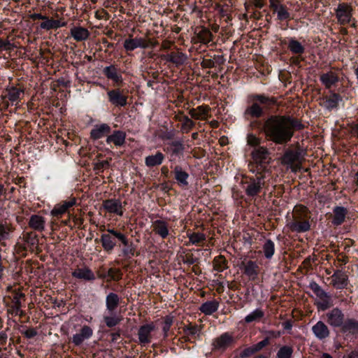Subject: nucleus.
<instances>
[{
    "label": "nucleus",
    "instance_id": "f257e3e1",
    "mask_svg": "<svg viewBox=\"0 0 358 358\" xmlns=\"http://www.w3.org/2000/svg\"><path fill=\"white\" fill-rule=\"evenodd\" d=\"M302 124L289 116L273 115L264 125L266 136L277 144H285L292 138L294 131L301 129Z\"/></svg>",
    "mask_w": 358,
    "mask_h": 358
},
{
    "label": "nucleus",
    "instance_id": "f03ea898",
    "mask_svg": "<svg viewBox=\"0 0 358 358\" xmlns=\"http://www.w3.org/2000/svg\"><path fill=\"white\" fill-rule=\"evenodd\" d=\"M287 227L293 232L303 233L308 231L310 224L308 221V209L303 206H296L292 211V218L287 223Z\"/></svg>",
    "mask_w": 358,
    "mask_h": 358
},
{
    "label": "nucleus",
    "instance_id": "7ed1b4c3",
    "mask_svg": "<svg viewBox=\"0 0 358 358\" xmlns=\"http://www.w3.org/2000/svg\"><path fill=\"white\" fill-rule=\"evenodd\" d=\"M116 240L120 241L124 246L128 245L127 236L114 229H107L106 233L102 234L100 238V241L103 250L108 252H110L113 250L116 245Z\"/></svg>",
    "mask_w": 358,
    "mask_h": 358
},
{
    "label": "nucleus",
    "instance_id": "20e7f679",
    "mask_svg": "<svg viewBox=\"0 0 358 358\" xmlns=\"http://www.w3.org/2000/svg\"><path fill=\"white\" fill-rule=\"evenodd\" d=\"M305 154L306 152L299 148L288 150L282 157V163L289 166L292 171L296 172L300 169V165L304 159Z\"/></svg>",
    "mask_w": 358,
    "mask_h": 358
},
{
    "label": "nucleus",
    "instance_id": "39448f33",
    "mask_svg": "<svg viewBox=\"0 0 358 358\" xmlns=\"http://www.w3.org/2000/svg\"><path fill=\"white\" fill-rule=\"evenodd\" d=\"M252 155L254 161L258 164V172L269 174L270 170L266 165L270 162V157L266 148L264 147L256 148L252 151Z\"/></svg>",
    "mask_w": 358,
    "mask_h": 358
},
{
    "label": "nucleus",
    "instance_id": "423d86ee",
    "mask_svg": "<svg viewBox=\"0 0 358 358\" xmlns=\"http://www.w3.org/2000/svg\"><path fill=\"white\" fill-rule=\"evenodd\" d=\"M156 44L155 42L152 41L150 39L141 37L132 38L130 36L124 41L123 46L127 51H133L138 48L143 49L154 48Z\"/></svg>",
    "mask_w": 358,
    "mask_h": 358
},
{
    "label": "nucleus",
    "instance_id": "0eeeda50",
    "mask_svg": "<svg viewBox=\"0 0 358 358\" xmlns=\"http://www.w3.org/2000/svg\"><path fill=\"white\" fill-rule=\"evenodd\" d=\"M260 176L256 178L250 179L245 187V192L249 196H255L257 195L262 187L265 184V180L268 179L269 174L266 173H259Z\"/></svg>",
    "mask_w": 358,
    "mask_h": 358
},
{
    "label": "nucleus",
    "instance_id": "6e6552de",
    "mask_svg": "<svg viewBox=\"0 0 358 358\" xmlns=\"http://www.w3.org/2000/svg\"><path fill=\"white\" fill-rule=\"evenodd\" d=\"M336 16L339 24H348L352 18V8L347 3H340L336 9Z\"/></svg>",
    "mask_w": 358,
    "mask_h": 358
},
{
    "label": "nucleus",
    "instance_id": "1a4fd4ad",
    "mask_svg": "<svg viewBox=\"0 0 358 358\" xmlns=\"http://www.w3.org/2000/svg\"><path fill=\"white\" fill-rule=\"evenodd\" d=\"M103 207L109 213L116 214L119 216L123 215V206L119 199H110L105 200L103 201Z\"/></svg>",
    "mask_w": 358,
    "mask_h": 358
},
{
    "label": "nucleus",
    "instance_id": "9d476101",
    "mask_svg": "<svg viewBox=\"0 0 358 358\" xmlns=\"http://www.w3.org/2000/svg\"><path fill=\"white\" fill-rule=\"evenodd\" d=\"M235 342L234 338L229 333H224L213 341V345L216 350H225Z\"/></svg>",
    "mask_w": 358,
    "mask_h": 358
},
{
    "label": "nucleus",
    "instance_id": "9b49d317",
    "mask_svg": "<svg viewBox=\"0 0 358 358\" xmlns=\"http://www.w3.org/2000/svg\"><path fill=\"white\" fill-rule=\"evenodd\" d=\"M155 329V325L152 323L141 326L138 332L139 342L145 345L150 343L152 339V332Z\"/></svg>",
    "mask_w": 358,
    "mask_h": 358
},
{
    "label": "nucleus",
    "instance_id": "f8f14e48",
    "mask_svg": "<svg viewBox=\"0 0 358 358\" xmlns=\"http://www.w3.org/2000/svg\"><path fill=\"white\" fill-rule=\"evenodd\" d=\"M152 231L155 234L165 239L169 235V224L163 220H156L152 223Z\"/></svg>",
    "mask_w": 358,
    "mask_h": 358
},
{
    "label": "nucleus",
    "instance_id": "ddd939ff",
    "mask_svg": "<svg viewBox=\"0 0 358 358\" xmlns=\"http://www.w3.org/2000/svg\"><path fill=\"white\" fill-rule=\"evenodd\" d=\"M109 101L115 106H124L127 103V96L119 90H109L107 93Z\"/></svg>",
    "mask_w": 358,
    "mask_h": 358
},
{
    "label": "nucleus",
    "instance_id": "4468645a",
    "mask_svg": "<svg viewBox=\"0 0 358 358\" xmlns=\"http://www.w3.org/2000/svg\"><path fill=\"white\" fill-rule=\"evenodd\" d=\"M241 268L243 269L244 273L251 280H255L259 274V267L258 264L253 261H248L243 262Z\"/></svg>",
    "mask_w": 358,
    "mask_h": 358
},
{
    "label": "nucleus",
    "instance_id": "2eb2a0df",
    "mask_svg": "<svg viewBox=\"0 0 358 358\" xmlns=\"http://www.w3.org/2000/svg\"><path fill=\"white\" fill-rule=\"evenodd\" d=\"M327 322L334 327H340L342 325L344 320V315L338 308H334L327 314Z\"/></svg>",
    "mask_w": 358,
    "mask_h": 358
},
{
    "label": "nucleus",
    "instance_id": "dca6fc26",
    "mask_svg": "<svg viewBox=\"0 0 358 358\" xmlns=\"http://www.w3.org/2000/svg\"><path fill=\"white\" fill-rule=\"evenodd\" d=\"M103 73L106 78L113 81L116 85L122 83V76L120 71L113 65L106 66L103 69Z\"/></svg>",
    "mask_w": 358,
    "mask_h": 358
},
{
    "label": "nucleus",
    "instance_id": "f3484780",
    "mask_svg": "<svg viewBox=\"0 0 358 358\" xmlns=\"http://www.w3.org/2000/svg\"><path fill=\"white\" fill-rule=\"evenodd\" d=\"M76 203V199H71L69 201H64L60 203L55 206L53 209L51 210V215L52 216L58 217L64 214L69 208L73 206Z\"/></svg>",
    "mask_w": 358,
    "mask_h": 358
},
{
    "label": "nucleus",
    "instance_id": "a211bd4d",
    "mask_svg": "<svg viewBox=\"0 0 358 358\" xmlns=\"http://www.w3.org/2000/svg\"><path fill=\"white\" fill-rule=\"evenodd\" d=\"M92 333L93 331L90 327L86 325L83 326L80 332L73 335L72 341L75 345H79L83 343L84 341L90 338L92 336Z\"/></svg>",
    "mask_w": 358,
    "mask_h": 358
},
{
    "label": "nucleus",
    "instance_id": "6ab92c4d",
    "mask_svg": "<svg viewBox=\"0 0 358 358\" xmlns=\"http://www.w3.org/2000/svg\"><path fill=\"white\" fill-rule=\"evenodd\" d=\"M312 331L319 340L325 339L329 336V330L327 326L321 321L317 322L313 326Z\"/></svg>",
    "mask_w": 358,
    "mask_h": 358
},
{
    "label": "nucleus",
    "instance_id": "aec40b11",
    "mask_svg": "<svg viewBox=\"0 0 358 358\" xmlns=\"http://www.w3.org/2000/svg\"><path fill=\"white\" fill-rule=\"evenodd\" d=\"M110 131V127L108 124L103 123L96 124L91 130L90 136L94 140H97L103 137Z\"/></svg>",
    "mask_w": 358,
    "mask_h": 358
},
{
    "label": "nucleus",
    "instance_id": "412c9836",
    "mask_svg": "<svg viewBox=\"0 0 358 358\" xmlns=\"http://www.w3.org/2000/svg\"><path fill=\"white\" fill-rule=\"evenodd\" d=\"M320 80L326 88H331L338 81L337 74L333 71H329L320 75Z\"/></svg>",
    "mask_w": 358,
    "mask_h": 358
},
{
    "label": "nucleus",
    "instance_id": "4be33fe9",
    "mask_svg": "<svg viewBox=\"0 0 358 358\" xmlns=\"http://www.w3.org/2000/svg\"><path fill=\"white\" fill-rule=\"evenodd\" d=\"M348 276L343 272L337 271L331 276V284L336 289H343L347 285Z\"/></svg>",
    "mask_w": 358,
    "mask_h": 358
},
{
    "label": "nucleus",
    "instance_id": "5701e85b",
    "mask_svg": "<svg viewBox=\"0 0 358 358\" xmlns=\"http://www.w3.org/2000/svg\"><path fill=\"white\" fill-rule=\"evenodd\" d=\"M73 277L84 280H94L95 275L92 271L87 267L78 268L72 272Z\"/></svg>",
    "mask_w": 358,
    "mask_h": 358
},
{
    "label": "nucleus",
    "instance_id": "b1692460",
    "mask_svg": "<svg viewBox=\"0 0 358 358\" xmlns=\"http://www.w3.org/2000/svg\"><path fill=\"white\" fill-rule=\"evenodd\" d=\"M164 58L169 62L173 63L176 66H180L185 63L187 57L185 54L177 51L171 52L164 56Z\"/></svg>",
    "mask_w": 358,
    "mask_h": 358
},
{
    "label": "nucleus",
    "instance_id": "393cba45",
    "mask_svg": "<svg viewBox=\"0 0 358 358\" xmlns=\"http://www.w3.org/2000/svg\"><path fill=\"white\" fill-rule=\"evenodd\" d=\"M173 173L175 179L180 186L186 187L188 185L189 174L185 171L181 166H175Z\"/></svg>",
    "mask_w": 358,
    "mask_h": 358
},
{
    "label": "nucleus",
    "instance_id": "a878e982",
    "mask_svg": "<svg viewBox=\"0 0 358 358\" xmlns=\"http://www.w3.org/2000/svg\"><path fill=\"white\" fill-rule=\"evenodd\" d=\"M219 306L220 303L217 300L207 301L201 304L199 310L206 315H210L218 310Z\"/></svg>",
    "mask_w": 358,
    "mask_h": 358
},
{
    "label": "nucleus",
    "instance_id": "bb28decb",
    "mask_svg": "<svg viewBox=\"0 0 358 358\" xmlns=\"http://www.w3.org/2000/svg\"><path fill=\"white\" fill-rule=\"evenodd\" d=\"M126 138V134L122 131H115L106 138L107 143H113L115 146H122Z\"/></svg>",
    "mask_w": 358,
    "mask_h": 358
},
{
    "label": "nucleus",
    "instance_id": "cd10ccee",
    "mask_svg": "<svg viewBox=\"0 0 358 358\" xmlns=\"http://www.w3.org/2000/svg\"><path fill=\"white\" fill-rule=\"evenodd\" d=\"M24 298V294L20 292H16L13 294L12 298V313L18 315H22V311L21 310L22 307V299Z\"/></svg>",
    "mask_w": 358,
    "mask_h": 358
},
{
    "label": "nucleus",
    "instance_id": "c85d7f7f",
    "mask_svg": "<svg viewBox=\"0 0 358 358\" xmlns=\"http://www.w3.org/2000/svg\"><path fill=\"white\" fill-rule=\"evenodd\" d=\"M120 297L113 292L109 293L106 298V306L107 310L112 313L117 308L120 303Z\"/></svg>",
    "mask_w": 358,
    "mask_h": 358
},
{
    "label": "nucleus",
    "instance_id": "c756f323",
    "mask_svg": "<svg viewBox=\"0 0 358 358\" xmlns=\"http://www.w3.org/2000/svg\"><path fill=\"white\" fill-rule=\"evenodd\" d=\"M71 36L77 41H85L90 36L89 31L81 27H75L71 29Z\"/></svg>",
    "mask_w": 358,
    "mask_h": 358
},
{
    "label": "nucleus",
    "instance_id": "7c9ffc66",
    "mask_svg": "<svg viewBox=\"0 0 358 358\" xmlns=\"http://www.w3.org/2000/svg\"><path fill=\"white\" fill-rule=\"evenodd\" d=\"M209 107L207 106H200L196 108H192L189 113L192 117L196 120H205L208 117Z\"/></svg>",
    "mask_w": 358,
    "mask_h": 358
},
{
    "label": "nucleus",
    "instance_id": "2f4dec72",
    "mask_svg": "<svg viewBox=\"0 0 358 358\" xmlns=\"http://www.w3.org/2000/svg\"><path fill=\"white\" fill-rule=\"evenodd\" d=\"M164 159V155L157 152L155 155H149L145 158V164L148 167L159 166L162 164Z\"/></svg>",
    "mask_w": 358,
    "mask_h": 358
},
{
    "label": "nucleus",
    "instance_id": "473e14b6",
    "mask_svg": "<svg viewBox=\"0 0 358 358\" xmlns=\"http://www.w3.org/2000/svg\"><path fill=\"white\" fill-rule=\"evenodd\" d=\"M66 22H62L58 20L48 19L46 17L45 21L43 22L40 27L41 29L50 30V29H56L59 27H65Z\"/></svg>",
    "mask_w": 358,
    "mask_h": 358
},
{
    "label": "nucleus",
    "instance_id": "72a5a7b5",
    "mask_svg": "<svg viewBox=\"0 0 358 358\" xmlns=\"http://www.w3.org/2000/svg\"><path fill=\"white\" fill-rule=\"evenodd\" d=\"M346 213L347 210L344 207L337 206L334 208L332 223L335 225L342 224L345 219Z\"/></svg>",
    "mask_w": 358,
    "mask_h": 358
},
{
    "label": "nucleus",
    "instance_id": "f704fd0d",
    "mask_svg": "<svg viewBox=\"0 0 358 358\" xmlns=\"http://www.w3.org/2000/svg\"><path fill=\"white\" fill-rule=\"evenodd\" d=\"M271 7L273 11L277 14L279 20H285L289 17V13L283 5L278 3L271 2Z\"/></svg>",
    "mask_w": 358,
    "mask_h": 358
},
{
    "label": "nucleus",
    "instance_id": "c9c22d12",
    "mask_svg": "<svg viewBox=\"0 0 358 358\" xmlns=\"http://www.w3.org/2000/svg\"><path fill=\"white\" fill-rule=\"evenodd\" d=\"M341 100L342 99L340 95L333 93L326 98L324 106L326 108L331 110L336 108Z\"/></svg>",
    "mask_w": 358,
    "mask_h": 358
},
{
    "label": "nucleus",
    "instance_id": "e433bc0d",
    "mask_svg": "<svg viewBox=\"0 0 358 358\" xmlns=\"http://www.w3.org/2000/svg\"><path fill=\"white\" fill-rule=\"evenodd\" d=\"M23 93L24 92L22 90L12 87L7 90L6 96L12 103H17L20 99V96L23 94Z\"/></svg>",
    "mask_w": 358,
    "mask_h": 358
},
{
    "label": "nucleus",
    "instance_id": "4c0bfd02",
    "mask_svg": "<svg viewBox=\"0 0 358 358\" xmlns=\"http://www.w3.org/2000/svg\"><path fill=\"white\" fill-rule=\"evenodd\" d=\"M262 250L264 255L266 259H271L275 253L274 242L271 239L266 240L262 245Z\"/></svg>",
    "mask_w": 358,
    "mask_h": 358
},
{
    "label": "nucleus",
    "instance_id": "58836bf2",
    "mask_svg": "<svg viewBox=\"0 0 358 358\" xmlns=\"http://www.w3.org/2000/svg\"><path fill=\"white\" fill-rule=\"evenodd\" d=\"M29 226L35 230L42 231L44 229L45 220L39 215H32L29 220Z\"/></svg>",
    "mask_w": 358,
    "mask_h": 358
},
{
    "label": "nucleus",
    "instance_id": "ea45409f",
    "mask_svg": "<svg viewBox=\"0 0 358 358\" xmlns=\"http://www.w3.org/2000/svg\"><path fill=\"white\" fill-rule=\"evenodd\" d=\"M245 113L252 117H259L263 114V109L257 103H253L245 110Z\"/></svg>",
    "mask_w": 358,
    "mask_h": 358
},
{
    "label": "nucleus",
    "instance_id": "a19ab883",
    "mask_svg": "<svg viewBox=\"0 0 358 358\" xmlns=\"http://www.w3.org/2000/svg\"><path fill=\"white\" fill-rule=\"evenodd\" d=\"M264 315V313L260 308H257L248 314L245 317V321L247 323L257 322L260 320Z\"/></svg>",
    "mask_w": 358,
    "mask_h": 358
},
{
    "label": "nucleus",
    "instance_id": "79ce46f5",
    "mask_svg": "<svg viewBox=\"0 0 358 358\" xmlns=\"http://www.w3.org/2000/svg\"><path fill=\"white\" fill-rule=\"evenodd\" d=\"M288 48L294 54H302L304 52V47L298 41L291 38L288 43Z\"/></svg>",
    "mask_w": 358,
    "mask_h": 358
},
{
    "label": "nucleus",
    "instance_id": "37998d69",
    "mask_svg": "<svg viewBox=\"0 0 358 358\" xmlns=\"http://www.w3.org/2000/svg\"><path fill=\"white\" fill-rule=\"evenodd\" d=\"M183 150L184 148L182 144L178 141L171 142L167 147V151L175 155H180Z\"/></svg>",
    "mask_w": 358,
    "mask_h": 358
},
{
    "label": "nucleus",
    "instance_id": "c03bdc74",
    "mask_svg": "<svg viewBox=\"0 0 358 358\" xmlns=\"http://www.w3.org/2000/svg\"><path fill=\"white\" fill-rule=\"evenodd\" d=\"M199 41L203 43H208L212 41V33L207 29H202L198 34Z\"/></svg>",
    "mask_w": 358,
    "mask_h": 358
},
{
    "label": "nucleus",
    "instance_id": "a18cd8bd",
    "mask_svg": "<svg viewBox=\"0 0 358 358\" xmlns=\"http://www.w3.org/2000/svg\"><path fill=\"white\" fill-rule=\"evenodd\" d=\"M293 349L288 345L281 347L277 352V358H292Z\"/></svg>",
    "mask_w": 358,
    "mask_h": 358
},
{
    "label": "nucleus",
    "instance_id": "49530a36",
    "mask_svg": "<svg viewBox=\"0 0 358 358\" xmlns=\"http://www.w3.org/2000/svg\"><path fill=\"white\" fill-rule=\"evenodd\" d=\"M103 319L106 326L108 327H115L120 322V317L113 314V313H110V315H104Z\"/></svg>",
    "mask_w": 358,
    "mask_h": 358
},
{
    "label": "nucleus",
    "instance_id": "de8ad7c7",
    "mask_svg": "<svg viewBox=\"0 0 358 358\" xmlns=\"http://www.w3.org/2000/svg\"><path fill=\"white\" fill-rule=\"evenodd\" d=\"M187 236L189 241L194 245H196L206 240V236L203 234L199 232L189 234Z\"/></svg>",
    "mask_w": 358,
    "mask_h": 358
},
{
    "label": "nucleus",
    "instance_id": "09e8293b",
    "mask_svg": "<svg viewBox=\"0 0 358 358\" xmlns=\"http://www.w3.org/2000/svg\"><path fill=\"white\" fill-rule=\"evenodd\" d=\"M322 300H323L322 308L327 309L329 307V301L330 299L329 295L324 292L322 288L316 294Z\"/></svg>",
    "mask_w": 358,
    "mask_h": 358
},
{
    "label": "nucleus",
    "instance_id": "8fccbe9b",
    "mask_svg": "<svg viewBox=\"0 0 358 358\" xmlns=\"http://www.w3.org/2000/svg\"><path fill=\"white\" fill-rule=\"evenodd\" d=\"M180 120L182 123L183 129H186L187 131H189L194 126V122L186 115L182 116Z\"/></svg>",
    "mask_w": 358,
    "mask_h": 358
},
{
    "label": "nucleus",
    "instance_id": "3c124183",
    "mask_svg": "<svg viewBox=\"0 0 358 358\" xmlns=\"http://www.w3.org/2000/svg\"><path fill=\"white\" fill-rule=\"evenodd\" d=\"M107 275L110 279L114 280H117L121 278L120 270L113 268L108 269Z\"/></svg>",
    "mask_w": 358,
    "mask_h": 358
},
{
    "label": "nucleus",
    "instance_id": "603ef678",
    "mask_svg": "<svg viewBox=\"0 0 358 358\" xmlns=\"http://www.w3.org/2000/svg\"><path fill=\"white\" fill-rule=\"evenodd\" d=\"M268 343H269L268 338H266L265 339L257 343V344L253 345L252 347H253L255 352H257L261 350L264 347L267 345L268 344Z\"/></svg>",
    "mask_w": 358,
    "mask_h": 358
},
{
    "label": "nucleus",
    "instance_id": "864d4df0",
    "mask_svg": "<svg viewBox=\"0 0 358 358\" xmlns=\"http://www.w3.org/2000/svg\"><path fill=\"white\" fill-rule=\"evenodd\" d=\"M255 351L252 346L249 347V348H247L245 349H244L240 354V357L241 358H245V357H250L252 355L255 354Z\"/></svg>",
    "mask_w": 358,
    "mask_h": 358
},
{
    "label": "nucleus",
    "instance_id": "5fc2aeb1",
    "mask_svg": "<svg viewBox=\"0 0 358 358\" xmlns=\"http://www.w3.org/2000/svg\"><path fill=\"white\" fill-rule=\"evenodd\" d=\"M173 323V319L171 317H166L164 320V325L163 327V331L165 334L169 331L170 327Z\"/></svg>",
    "mask_w": 358,
    "mask_h": 358
},
{
    "label": "nucleus",
    "instance_id": "6e6d98bb",
    "mask_svg": "<svg viewBox=\"0 0 358 358\" xmlns=\"http://www.w3.org/2000/svg\"><path fill=\"white\" fill-rule=\"evenodd\" d=\"M259 141V139L254 135L250 134L248 136V143L251 145H257Z\"/></svg>",
    "mask_w": 358,
    "mask_h": 358
},
{
    "label": "nucleus",
    "instance_id": "4d7b16f0",
    "mask_svg": "<svg viewBox=\"0 0 358 358\" xmlns=\"http://www.w3.org/2000/svg\"><path fill=\"white\" fill-rule=\"evenodd\" d=\"M122 253L125 256L134 255V250L128 243V245L124 246V248L122 249Z\"/></svg>",
    "mask_w": 358,
    "mask_h": 358
},
{
    "label": "nucleus",
    "instance_id": "13d9d810",
    "mask_svg": "<svg viewBox=\"0 0 358 358\" xmlns=\"http://www.w3.org/2000/svg\"><path fill=\"white\" fill-rule=\"evenodd\" d=\"M24 334L27 338H31L34 337L37 334V333L34 329L30 328L25 330Z\"/></svg>",
    "mask_w": 358,
    "mask_h": 358
},
{
    "label": "nucleus",
    "instance_id": "bf43d9fd",
    "mask_svg": "<svg viewBox=\"0 0 358 358\" xmlns=\"http://www.w3.org/2000/svg\"><path fill=\"white\" fill-rule=\"evenodd\" d=\"M11 44L8 41L0 40V48L3 50H10Z\"/></svg>",
    "mask_w": 358,
    "mask_h": 358
},
{
    "label": "nucleus",
    "instance_id": "052dcab7",
    "mask_svg": "<svg viewBox=\"0 0 358 358\" xmlns=\"http://www.w3.org/2000/svg\"><path fill=\"white\" fill-rule=\"evenodd\" d=\"M343 358H358V351L352 350L351 352H347L343 355Z\"/></svg>",
    "mask_w": 358,
    "mask_h": 358
},
{
    "label": "nucleus",
    "instance_id": "680f3d73",
    "mask_svg": "<svg viewBox=\"0 0 358 358\" xmlns=\"http://www.w3.org/2000/svg\"><path fill=\"white\" fill-rule=\"evenodd\" d=\"M255 99L260 103H266L268 101V98L263 95H257L255 96Z\"/></svg>",
    "mask_w": 358,
    "mask_h": 358
},
{
    "label": "nucleus",
    "instance_id": "e2e57ef3",
    "mask_svg": "<svg viewBox=\"0 0 358 358\" xmlns=\"http://www.w3.org/2000/svg\"><path fill=\"white\" fill-rule=\"evenodd\" d=\"M8 232L5 227L2 224H0V240L5 238Z\"/></svg>",
    "mask_w": 358,
    "mask_h": 358
},
{
    "label": "nucleus",
    "instance_id": "0e129e2a",
    "mask_svg": "<svg viewBox=\"0 0 358 358\" xmlns=\"http://www.w3.org/2000/svg\"><path fill=\"white\" fill-rule=\"evenodd\" d=\"M350 132L353 136L358 137V123L351 126Z\"/></svg>",
    "mask_w": 358,
    "mask_h": 358
},
{
    "label": "nucleus",
    "instance_id": "69168bd1",
    "mask_svg": "<svg viewBox=\"0 0 358 358\" xmlns=\"http://www.w3.org/2000/svg\"><path fill=\"white\" fill-rule=\"evenodd\" d=\"M268 336L267 338H278L280 336L281 333L280 331H271L268 332Z\"/></svg>",
    "mask_w": 358,
    "mask_h": 358
},
{
    "label": "nucleus",
    "instance_id": "338daca9",
    "mask_svg": "<svg viewBox=\"0 0 358 358\" xmlns=\"http://www.w3.org/2000/svg\"><path fill=\"white\" fill-rule=\"evenodd\" d=\"M33 20H45L46 17L41 15V13H34L31 16Z\"/></svg>",
    "mask_w": 358,
    "mask_h": 358
},
{
    "label": "nucleus",
    "instance_id": "774afa93",
    "mask_svg": "<svg viewBox=\"0 0 358 358\" xmlns=\"http://www.w3.org/2000/svg\"><path fill=\"white\" fill-rule=\"evenodd\" d=\"M352 327L353 329H357L358 328V322L350 320L346 324V327Z\"/></svg>",
    "mask_w": 358,
    "mask_h": 358
}]
</instances>
